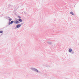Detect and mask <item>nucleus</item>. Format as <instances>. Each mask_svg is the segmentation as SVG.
<instances>
[{"label":"nucleus","instance_id":"nucleus-1","mask_svg":"<svg viewBox=\"0 0 79 79\" xmlns=\"http://www.w3.org/2000/svg\"><path fill=\"white\" fill-rule=\"evenodd\" d=\"M33 70L34 71H35V72H36L38 73H40V72L37 69H33Z\"/></svg>","mask_w":79,"mask_h":79},{"label":"nucleus","instance_id":"nucleus-2","mask_svg":"<svg viewBox=\"0 0 79 79\" xmlns=\"http://www.w3.org/2000/svg\"><path fill=\"white\" fill-rule=\"evenodd\" d=\"M19 23V22L18 21L16 20L14 21V23L15 24H18Z\"/></svg>","mask_w":79,"mask_h":79},{"label":"nucleus","instance_id":"nucleus-3","mask_svg":"<svg viewBox=\"0 0 79 79\" xmlns=\"http://www.w3.org/2000/svg\"><path fill=\"white\" fill-rule=\"evenodd\" d=\"M21 25L20 24L17 25L16 27L17 28H19V27H21Z\"/></svg>","mask_w":79,"mask_h":79},{"label":"nucleus","instance_id":"nucleus-4","mask_svg":"<svg viewBox=\"0 0 79 79\" xmlns=\"http://www.w3.org/2000/svg\"><path fill=\"white\" fill-rule=\"evenodd\" d=\"M19 22H22V20L21 19H19Z\"/></svg>","mask_w":79,"mask_h":79},{"label":"nucleus","instance_id":"nucleus-5","mask_svg":"<svg viewBox=\"0 0 79 79\" xmlns=\"http://www.w3.org/2000/svg\"><path fill=\"white\" fill-rule=\"evenodd\" d=\"M70 14H71V15H74V14L73 13V12H70Z\"/></svg>","mask_w":79,"mask_h":79},{"label":"nucleus","instance_id":"nucleus-6","mask_svg":"<svg viewBox=\"0 0 79 79\" xmlns=\"http://www.w3.org/2000/svg\"><path fill=\"white\" fill-rule=\"evenodd\" d=\"M14 23V21H12L10 22V23L9 24H13Z\"/></svg>","mask_w":79,"mask_h":79},{"label":"nucleus","instance_id":"nucleus-7","mask_svg":"<svg viewBox=\"0 0 79 79\" xmlns=\"http://www.w3.org/2000/svg\"><path fill=\"white\" fill-rule=\"evenodd\" d=\"M69 52H72V49H69Z\"/></svg>","mask_w":79,"mask_h":79},{"label":"nucleus","instance_id":"nucleus-8","mask_svg":"<svg viewBox=\"0 0 79 79\" xmlns=\"http://www.w3.org/2000/svg\"><path fill=\"white\" fill-rule=\"evenodd\" d=\"M0 33H3V31H0Z\"/></svg>","mask_w":79,"mask_h":79},{"label":"nucleus","instance_id":"nucleus-9","mask_svg":"<svg viewBox=\"0 0 79 79\" xmlns=\"http://www.w3.org/2000/svg\"><path fill=\"white\" fill-rule=\"evenodd\" d=\"M18 18H21V16H18Z\"/></svg>","mask_w":79,"mask_h":79},{"label":"nucleus","instance_id":"nucleus-10","mask_svg":"<svg viewBox=\"0 0 79 79\" xmlns=\"http://www.w3.org/2000/svg\"><path fill=\"white\" fill-rule=\"evenodd\" d=\"M9 20H10V21H11V20H12V19H9Z\"/></svg>","mask_w":79,"mask_h":79}]
</instances>
